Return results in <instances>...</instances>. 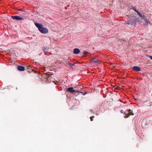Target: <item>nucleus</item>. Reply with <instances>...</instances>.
I'll use <instances>...</instances> for the list:
<instances>
[{"label":"nucleus","mask_w":152,"mask_h":152,"mask_svg":"<svg viewBox=\"0 0 152 152\" xmlns=\"http://www.w3.org/2000/svg\"><path fill=\"white\" fill-rule=\"evenodd\" d=\"M34 24L38 28L39 31L42 33L46 34L48 32V29L47 28L44 27L42 24L37 23H35Z\"/></svg>","instance_id":"f257e3e1"},{"label":"nucleus","mask_w":152,"mask_h":152,"mask_svg":"<svg viewBox=\"0 0 152 152\" xmlns=\"http://www.w3.org/2000/svg\"><path fill=\"white\" fill-rule=\"evenodd\" d=\"M11 18L17 20H23V18L18 15H13L11 16Z\"/></svg>","instance_id":"f03ea898"},{"label":"nucleus","mask_w":152,"mask_h":152,"mask_svg":"<svg viewBox=\"0 0 152 152\" xmlns=\"http://www.w3.org/2000/svg\"><path fill=\"white\" fill-rule=\"evenodd\" d=\"M67 91L70 93H73L75 92L77 93L79 92V91L78 90H75L73 89V87H69L67 89Z\"/></svg>","instance_id":"7ed1b4c3"},{"label":"nucleus","mask_w":152,"mask_h":152,"mask_svg":"<svg viewBox=\"0 0 152 152\" xmlns=\"http://www.w3.org/2000/svg\"><path fill=\"white\" fill-rule=\"evenodd\" d=\"M132 69L133 70L136 72H139L141 70L140 68L137 66H134L132 67Z\"/></svg>","instance_id":"20e7f679"},{"label":"nucleus","mask_w":152,"mask_h":152,"mask_svg":"<svg viewBox=\"0 0 152 152\" xmlns=\"http://www.w3.org/2000/svg\"><path fill=\"white\" fill-rule=\"evenodd\" d=\"M17 68L18 70L20 71H23L25 70V67L24 66L20 65L18 66Z\"/></svg>","instance_id":"39448f33"},{"label":"nucleus","mask_w":152,"mask_h":152,"mask_svg":"<svg viewBox=\"0 0 152 152\" xmlns=\"http://www.w3.org/2000/svg\"><path fill=\"white\" fill-rule=\"evenodd\" d=\"M80 52V50L78 48H75L73 50V53L75 54H77Z\"/></svg>","instance_id":"423d86ee"},{"label":"nucleus","mask_w":152,"mask_h":152,"mask_svg":"<svg viewBox=\"0 0 152 152\" xmlns=\"http://www.w3.org/2000/svg\"><path fill=\"white\" fill-rule=\"evenodd\" d=\"M137 15H138L141 18L143 19L145 18V16L144 15H142L140 12L139 11H137Z\"/></svg>","instance_id":"0eeeda50"},{"label":"nucleus","mask_w":152,"mask_h":152,"mask_svg":"<svg viewBox=\"0 0 152 152\" xmlns=\"http://www.w3.org/2000/svg\"><path fill=\"white\" fill-rule=\"evenodd\" d=\"M49 49L50 48L48 47H46L43 48L42 50L44 53H46L48 52V51L49 50Z\"/></svg>","instance_id":"6e6552de"},{"label":"nucleus","mask_w":152,"mask_h":152,"mask_svg":"<svg viewBox=\"0 0 152 152\" xmlns=\"http://www.w3.org/2000/svg\"><path fill=\"white\" fill-rule=\"evenodd\" d=\"M92 62L94 63H97L98 64H99L100 62V61L96 59H93L92 60Z\"/></svg>","instance_id":"1a4fd4ad"},{"label":"nucleus","mask_w":152,"mask_h":152,"mask_svg":"<svg viewBox=\"0 0 152 152\" xmlns=\"http://www.w3.org/2000/svg\"><path fill=\"white\" fill-rule=\"evenodd\" d=\"M137 21V19H134L132 21H131V25H135Z\"/></svg>","instance_id":"9d476101"},{"label":"nucleus","mask_w":152,"mask_h":152,"mask_svg":"<svg viewBox=\"0 0 152 152\" xmlns=\"http://www.w3.org/2000/svg\"><path fill=\"white\" fill-rule=\"evenodd\" d=\"M87 53L88 52H87L86 51H84L83 52V56L84 57L86 56Z\"/></svg>","instance_id":"9b49d317"},{"label":"nucleus","mask_w":152,"mask_h":152,"mask_svg":"<svg viewBox=\"0 0 152 152\" xmlns=\"http://www.w3.org/2000/svg\"><path fill=\"white\" fill-rule=\"evenodd\" d=\"M128 112H129V115H133V113L132 112H131V110L129 109L128 110Z\"/></svg>","instance_id":"f8f14e48"},{"label":"nucleus","mask_w":152,"mask_h":152,"mask_svg":"<svg viewBox=\"0 0 152 152\" xmlns=\"http://www.w3.org/2000/svg\"><path fill=\"white\" fill-rule=\"evenodd\" d=\"M132 9L135 12H137V11H138L135 8V7H132Z\"/></svg>","instance_id":"ddd939ff"},{"label":"nucleus","mask_w":152,"mask_h":152,"mask_svg":"<svg viewBox=\"0 0 152 152\" xmlns=\"http://www.w3.org/2000/svg\"><path fill=\"white\" fill-rule=\"evenodd\" d=\"M75 62H74L73 63H70L69 66H75Z\"/></svg>","instance_id":"4468645a"},{"label":"nucleus","mask_w":152,"mask_h":152,"mask_svg":"<svg viewBox=\"0 0 152 152\" xmlns=\"http://www.w3.org/2000/svg\"><path fill=\"white\" fill-rule=\"evenodd\" d=\"M126 24L128 25H131V21H128L127 22H126Z\"/></svg>","instance_id":"2eb2a0df"},{"label":"nucleus","mask_w":152,"mask_h":152,"mask_svg":"<svg viewBox=\"0 0 152 152\" xmlns=\"http://www.w3.org/2000/svg\"><path fill=\"white\" fill-rule=\"evenodd\" d=\"M70 62L69 61H66V64L69 65H70Z\"/></svg>","instance_id":"dca6fc26"},{"label":"nucleus","mask_w":152,"mask_h":152,"mask_svg":"<svg viewBox=\"0 0 152 152\" xmlns=\"http://www.w3.org/2000/svg\"><path fill=\"white\" fill-rule=\"evenodd\" d=\"M94 118V116H92L90 118L91 119V121H92L93 120V118Z\"/></svg>","instance_id":"f3484780"},{"label":"nucleus","mask_w":152,"mask_h":152,"mask_svg":"<svg viewBox=\"0 0 152 152\" xmlns=\"http://www.w3.org/2000/svg\"><path fill=\"white\" fill-rule=\"evenodd\" d=\"M128 116H129L127 115H126L124 117L125 118H127L128 117Z\"/></svg>","instance_id":"a211bd4d"},{"label":"nucleus","mask_w":152,"mask_h":152,"mask_svg":"<svg viewBox=\"0 0 152 152\" xmlns=\"http://www.w3.org/2000/svg\"><path fill=\"white\" fill-rule=\"evenodd\" d=\"M149 57L152 60V56H149Z\"/></svg>","instance_id":"6ab92c4d"},{"label":"nucleus","mask_w":152,"mask_h":152,"mask_svg":"<svg viewBox=\"0 0 152 152\" xmlns=\"http://www.w3.org/2000/svg\"><path fill=\"white\" fill-rule=\"evenodd\" d=\"M121 113H124V114H125V113H124V112H123V111H122V110H121Z\"/></svg>","instance_id":"aec40b11"},{"label":"nucleus","mask_w":152,"mask_h":152,"mask_svg":"<svg viewBox=\"0 0 152 152\" xmlns=\"http://www.w3.org/2000/svg\"><path fill=\"white\" fill-rule=\"evenodd\" d=\"M18 10L20 11H22V10L21 9H19Z\"/></svg>","instance_id":"412c9836"},{"label":"nucleus","mask_w":152,"mask_h":152,"mask_svg":"<svg viewBox=\"0 0 152 152\" xmlns=\"http://www.w3.org/2000/svg\"><path fill=\"white\" fill-rule=\"evenodd\" d=\"M80 92V93H81L83 94V92Z\"/></svg>","instance_id":"4be33fe9"},{"label":"nucleus","mask_w":152,"mask_h":152,"mask_svg":"<svg viewBox=\"0 0 152 152\" xmlns=\"http://www.w3.org/2000/svg\"><path fill=\"white\" fill-rule=\"evenodd\" d=\"M86 94V93H85V94L84 95H85V94Z\"/></svg>","instance_id":"5701e85b"}]
</instances>
